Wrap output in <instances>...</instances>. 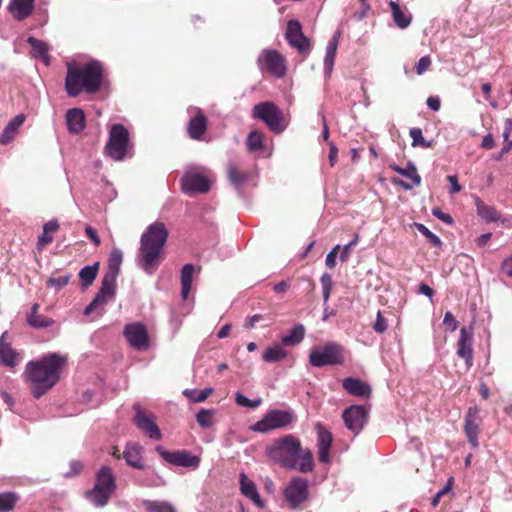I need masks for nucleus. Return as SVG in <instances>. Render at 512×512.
<instances>
[{
	"instance_id": "nucleus-1",
	"label": "nucleus",
	"mask_w": 512,
	"mask_h": 512,
	"mask_svg": "<svg viewBox=\"0 0 512 512\" xmlns=\"http://www.w3.org/2000/svg\"><path fill=\"white\" fill-rule=\"evenodd\" d=\"M265 452L270 460L284 468L302 473L311 472L314 468L312 452L303 448L300 440L291 434L272 441L266 446Z\"/></svg>"
},
{
	"instance_id": "nucleus-2",
	"label": "nucleus",
	"mask_w": 512,
	"mask_h": 512,
	"mask_svg": "<svg viewBox=\"0 0 512 512\" xmlns=\"http://www.w3.org/2000/svg\"><path fill=\"white\" fill-rule=\"evenodd\" d=\"M66 362V357L51 353L27 363L24 375L35 398L39 399L58 383Z\"/></svg>"
},
{
	"instance_id": "nucleus-3",
	"label": "nucleus",
	"mask_w": 512,
	"mask_h": 512,
	"mask_svg": "<svg viewBox=\"0 0 512 512\" xmlns=\"http://www.w3.org/2000/svg\"><path fill=\"white\" fill-rule=\"evenodd\" d=\"M102 64L96 60L90 61L84 66L67 65L65 89L70 97H77L82 92L94 94L102 86Z\"/></svg>"
},
{
	"instance_id": "nucleus-4",
	"label": "nucleus",
	"mask_w": 512,
	"mask_h": 512,
	"mask_svg": "<svg viewBox=\"0 0 512 512\" xmlns=\"http://www.w3.org/2000/svg\"><path fill=\"white\" fill-rule=\"evenodd\" d=\"M169 236L166 225L161 221L150 224L142 234L140 240V263L148 274L159 265L160 254L165 247Z\"/></svg>"
},
{
	"instance_id": "nucleus-5",
	"label": "nucleus",
	"mask_w": 512,
	"mask_h": 512,
	"mask_svg": "<svg viewBox=\"0 0 512 512\" xmlns=\"http://www.w3.org/2000/svg\"><path fill=\"white\" fill-rule=\"evenodd\" d=\"M122 257V252L118 249H114L110 253L108 272L104 275L101 288L99 289L95 298L85 308L84 313L86 315L90 314L97 307L106 305L109 300L114 298L116 290V277L120 270Z\"/></svg>"
},
{
	"instance_id": "nucleus-6",
	"label": "nucleus",
	"mask_w": 512,
	"mask_h": 512,
	"mask_svg": "<svg viewBox=\"0 0 512 512\" xmlns=\"http://www.w3.org/2000/svg\"><path fill=\"white\" fill-rule=\"evenodd\" d=\"M131 148L128 129L122 124H113L110 127L109 139L104 148L105 154L115 161H122Z\"/></svg>"
},
{
	"instance_id": "nucleus-7",
	"label": "nucleus",
	"mask_w": 512,
	"mask_h": 512,
	"mask_svg": "<svg viewBox=\"0 0 512 512\" xmlns=\"http://www.w3.org/2000/svg\"><path fill=\"white\" fill-rule=\"evenodd\" d=\"M345 348L336 342H327L322 347L312 348L309 363L313 367L343 365L345 363Z\"/></svg>"
},
{
	"instance_id": "nucleus-8",
	"label": "nucleus",
	"mask_w": 512,
	"mask_h": 512,
	"mask_svg": "<svg viewBox=\"0 0 512 512\" xmlns=\"http://www.w3.org/2000/svg\"><path fill=\"white\" fill-rule=\"evenodd\" d=\"M252 117L263 121L276 134L283 132L287 126L283 111L271 101L256 104L252 109Z\"/></svg>"
},
{
	"instance_id": "nucleus-9",
	"label": "nucleus",
	"mask_w": 512,
	"mask_h": 512,
	"mask_svg": "<svg viewBox=\"0 0 512 512\" xmlns=\"http://www.w3.org/2000/svg\"><path fill=\"white\" fill-rule=\"evenodd\" d=\"M295 415L290 410L272 409L264 417L257 421L251 429L260 433H268L272 430L281 429L291 425Z\"/></svg>"
},
{
	"instance_id": "nucleus-10",
	"label": "nucleus",
	"mask_w": 512,
	"mask_h": 512,
	"mask_svg": "<svg viewBox=\"0 0 512 512\" xmlns=\"http://www.w3.org/2000/svg\"><path fill=\"white\" fill-rule=\"evenodd\" d=\"M123 335L129 345L138 351H145L150 347V337L147 326L142 322H132L124 326Z\"/></svg>"
},
{
	"instance_id": "nucleus-11",
	"label": "nucleus",
	"mask_w": 512,
	"mask_h": 512,
	"mask_svg": "<svg viewBox=\"0 0 512 512\" xmlns=\"http://www.w3.org/2000/svg\"><path fill=\"white\" fill-rule=\"evenodd\" d=\"M481 409L477 405L470 406L464 418L463 431L472 448H478L482 425Z\"/></svg>"
},
{
	"instance_id": "nucleus-12",
	"label": "nucleus",
	"mask_w": 512,
	"mask_h": 512,
	"mask_svg": "<svg viewBox=\"0 0 512 512\" xmlns=\"http://www.w3.org/2000/svg\"><path fill=\"white\" fill-rule=\"evenodd\" d=\"M181 188L188 195L205 194L211 188V181L201 172L189 170L181 178Z\"/></svg>"
},
{
	"instance_id": "nucleus-13",
	"label": "nucleus",
	"mask_w": 512,
	"mask_h": 512,
	"mask_svg": "<svg viewBox=\"0 0 512 512\" xmlns=\"http://www.w3.org/2000/svg\"><path fill=\"white\" fill-rule=\"evenodd\" d=\"M156 451L166 462L175 466L197 469L200 465V458L187 450L166 451L162 446H157Z\"/></svg>"
},
{
	"instance_id": "nucleus-14",
	"label": "nucleus",
	"mask_w": 512,
	"mask_h": 512,
	"mask_svg": "<svg viewBox=\"0 0 512 512\" xmlns=\"http://www.w3.org/2000/svg\"><path fill=\"white\" fill-rule=\"evenodd\" d=\"M368 410L362 405H352L342 413V419L348 430L358 435L368 421Z\"/></svg>"
},
{
	"instance_id": "nucleus-15",
	"label": "nucleus",
	"mask_w": 512,
	"mask_h": 512,
	"mask_svg": "<svg viewBox=\"0 0 512 512\" xmlns=\"http://www.w3.org/2000/svg\"><path fill=\"white\" fill-rule=\"evenodd\" d=\"M258 64L277 78H282L286 74V60L276 50H263L258 58Z\"/></svg>"
},
{
	"instance_id": "nucleus-16",
	"label": "nucleus",
	"mask_w": 512,
	"mask_h": 512,
	"mask_svg": "<svg viewBox=\"0 0 512 512\" xmlns=\"http://www.w3.org/2000/svg\"><path fill=\"white\" fill-rule=\"evenodd\" d=\"M308 494V481L301 477L292 478L284 490V496L292 509L306 501Z\"/></svg>"
},
{
	"instance_id": "nucleus-17",
	"label": "nucleus",
	"mask_w": 512,
	"mask_h": 512,
	"mask_svg": "<svg viewBox=\"0 0 512 512\" xmlns=\"http://www.w3.org/2000/svg\"><path fill=\"white\" fill-rule=\"evenodd\" d=\"M285 37L289 45L297 49L300 54H308L310 52V41L303 34L299 21L290 20L287 23Z\"/></svg>"
},
{
	"instance_id": "nucleus-18",
	"label": "nucleus",
	"mask_w": 512,
	"mask_h": 512,
	"mask_svg": "<svg viewBox=\"0 0 512 512\" xmlns=\"http://www.w3.org/2000/svg\"><path fill=\"white\" fill-rule=\"evenodd\" d=\"M134 410V423L137 428L144 432L151 439L160 440L162 438V434L155 423L154 415L148 414L139 405H134Z\"/></svg>"
},
{
	"instance_id": "nucleus-19",
	"label": "nucleus",
	"mask_w": 512,
	"mask_h": 512,
	"mask_svg": "<svg viewBox=\"0 0 512 512\" xmlns=\"http://www.w3.org/2000/svg\"><path fill=\"white\" fill-rule=\"evenodd\" d=\"M389 168L391 170L395 171L396 173L402 175L403 177L410 179L412 182L410 184V183L403 181L399 178H392L391 182L394 185L400 186L405 190H410L413 188V186H419L421 184V177L418 174L417 169L413 163L408 162L406 167H404V168L400 167L397 164H390Z\"/></svg>"
},
{
	"instance_id": "nucleus-20",
	"label": "nucleus",
	"mask_w": 512,
	"mask_h": 512,
	"mask_svg": "<svg viewBox=\"0 0 512 512\" xmlns=\"http://www.w3.org/2000/svg\"><path fill=\"white\" fill-rule=\"evenodd\" d=\"M473 332L466 327L460 329V335L457 342V355L465 360L467 369L473 366Z\"/></svg>"
},
{
	"instance_id": "nucleus-21",
	"label": "nucleus",
	"mask_w": 512,
	"mask_h": 512,
	"mask_svg": "<svg viewBox=\"0 0 512 512\" xmlns=\"http://www.w3.org/2000/svg\"><path fill=\"white\" fill-rule=\"evenodd\" d=\"M194 111L195 115L191 117L188 123L187 133L191 139L200 141L207 131L208 120L200 108L197 107Z\"/></svg>"
},
{
	"instance_id": "nucleus-22",
	"label": "nucleus",
	"mask_w": 512,
	"mask_h": 512,
	"mask_svg": "<svg viewBox=\"0 0 512 512\" xmlns=\"http://www.w3.org/2000/svg\"><path fill=\"white\" fill-rule=\"evenodd\" d=\"M316 428L319 461L328 463L330 459V448L333 441L332 434L321 424H317Z\"/></svg>"
},
{
	"instance_id": "nucleus-23",
	"label": "nucleus",
	"mask_w": 512,
	"mask_h": 512,
	"mask_svg": "<svg viewBox=\"0 0 512 512\" xmlns=\"http://www.w3.org/2000/svg\"><path fill=\"white\" fill-rule=\"evenodd\" d=\"M7 334L8 332L5 331L0 337V363L14 369L18 365L19 353L5 341Z\"/></svg>"
},
{
	"instance_id": "nucleus-24",
	"label": "nucleus",
	"mask_w": 512,
	"mask_h": 512,
	"mask_svg": "<svg viewBox=\"0 0 512 512\" xmlns=\"http://www.w3.org/2000/svg\"><path fill=\"white\" fill-rule=\"evenodd\" d=\"M392 19L395 25L400 29H406L412 22V14L408 11L406 6H401L395 1L389 2Z\"/></svg>"
},
{
	"instance_id": "nucleus-25",
	"label": "nucleus",
	"mask_w": 512,
	"mask_h": 512,
	"mask_svg": "<svg viewBox=\"0 0 512 512\" xmlns=\"http://www.w3.org/2000/svg\"><path fill=\"white\" fill-rule=\"evenodd\" d=\"M35 0H11L9 12L17 21H23L34 11Z\"/></svg>"
},
{
	"instance_id": "nucleus-26",
	"label": "nucleus",
	"mask_w": 512,
	"mask_h": 512,
	"mask_svg": "<svg viewBox=\"0 0 512 512\" xmlns=\"http://www.w3.org/2000/svg\"><path fill=\"white\" fill-rule=\"evenodd\" d=\"M26 116L23 113L12 118L0 134V144L7 145L14 140L19 128L24 124Z\"/></svg>"
},
{
	"instance_id": "nucleus-27",
	"label": "nucleus",
	"mask_w": 512,
	"mask_h": 512,
	"mask_svg": "<svg viewBox=\"0 0 512 512\" xmlns=\"http://www.w3.org/2000/svg\"><path fill=\"white\" fill-rule=\"evenodd\" d=\"M343 388L353 396L369 397L371 388L368 383L353 377H347L342 381Z\"/></svg>"
},
{
	"instance_id": "nucleus-28",
	"label": "nucleus",
	"mask_w": 512,
	"mask_h": 512,
	"mask_svg": "<svg viewBox=\"0 0 512 512\" xmlns=\"http://www.w3.org/2000/svg\"><path fill=\"white\" fill-rule=\"evenodd\" d=\"M142 447L138 444L129 443L126 445L122 457L126 463L136 469L143 470L145 465L143 464V458L141 455Z\"/></svg>"
},
{
	"instance_id": "nucleus-29",
	"label": "nucleus",
	"mask_w": 512,
	"mask_h": 512,
	"mask_svg": "<svg viewBox=\"0 0 512 512\" xmlns=\"http://www.w3.org/2000/svg\"><path fill=\"white\" fill-rule=\"evenodd\" d=\"M240 491L241 493L252 500L256 506L262 508L264 506L263 501L260 498V495L257 491L256 485L253 481L248 479V477L244 474H240Z\"/></svg>"
},
{
	"instance_id": "nucleus-30",
	"label": "nucleus",
	"mask_w": 512,
	"mask_h": 512,
	"mask_svg": "<svg viewBox=\"0 0 512 512\" xmlns=\"http://www.w3.org/2000/svg\"><path fill=\"white\" fill-rule=\"evenodd\" d=\"M66 123L69 132L79 133L85 127V114L82 109H69L66 113Z\"/></svg>"
},
{
	"instance_id": "nucleus-31",
	"label": "nucleus",
	"mask_w": 512,
	"mask_h": 512,
	"mask_svg": "<svg viewBox=\"0 0 512 512\" xmlns=\"http://www.w3.org/2000/svg\"><path fill=\"white\" fill-rule=\"evenodd\" d=\"M94 486L113 493L116 485L112 469L106 466L102 467L97 473Z\"/></svg>"
},
{
	"instance_id": "nucleus-32",
	"label": "nucleus",
	"mask_w": 512,
	"mask_h": 512,
	"mask_svg": "<svg viewBox=\"0 0 512 512\" xmlns=\"http://www.w3.org/2000/svg\"><path fill=\"white\" fill-rule=\"evenodd\" d=\"M59 229V224L56 220H50L43 226V233L38 237L37 249L42 251L47 245L53 242V237L50 235Z\"/></svg>"
},
{
	"instance_id": "nucleus-33",
	"label": "nucleus",
	"mask_w": 512,
	"mask_h": 512,
	"mask_svg": "<svg viewBox=\"0 0 512 512\" xmlns=\"http://www.w3.org/2000/svg\"><path fill=\"white\" fill-rule=\"evenodd\" d=\"M283 346L284 345H282V343H277L267 347L262 355L263 361L266 363H274L285 359L288 355V352L284 349Z\"/></svg>"
},
{
	"instance_id": "nucleus-34",
	"label": "nucleus",
	"mask_w": 512,
	"mask_h": 512,
	"mask_svg": "<svg viewBox=\"0 0 512 512\" xmlns=\"http://www.w3.org/2000/svg\"><path fill=\"white\" fill-rule=\"evenodd\" d=\"M39 307L38 303L33 304L31 307V312L28 316L29 325L34 328H46L51 326L54 321L51 318L40 315L38 313Z\"/></svg>"
},
{
	"instance_id": "nucleus-35",
	"label": "nucleus",
	"mask_w": 512,
	"mask_h": 512,
	"mask_svg": "<svg viewBox=\"0 0 512 512\" xmlns=\"http://www.w3.org/2000/svg\"><path fill=\"white\" fill-rule=\"evenodd\" d=\"M27 42L32 48L33 56L42 57L44 64L48 66L50 64V56L48 55V45L44 41L36 39L34 37H29L27 39Z\"/></svg>"
},
{
	"instance_id": "nucleus-36",
	"label": "nucleus",
	"mask_w": 512,
	"mask_h": 512,
	"mask_svg": "<svg viewBox=\"0 0 512 512\" xmlns=\"http://www.w3.org/2000/svg\"><path fill=\"white\" fill-rule=\"evenodd\" d=\"M195 268L192 264H185L181 271V294L186 299L192 287V279Z\"/></svg>"
},
{
	"instance_id": "nucleus-37",
	"label": "nucleus",
	"mask_w": 512,
	"mask_h": 512,
	"mask_svg": "<svg viewBox=\"0 0 512 512\" xmlns=\"http://www.w3.org/2000/svg\"><path fill=\"white\" fill-rule=\"evenodd\" d=\"M112 494L113 493L94 486L92 490L86 492V498L90 500L95 506L103 507L107 504Z\"/></svg>"
},
{
	"instance_id": "nucleus-38",
	"label": "nucleus",
	"mask_w": 512,
	"mask_h": 512,
	"mask_svg": "<svg viewBox=\"0 0 512 512\" xmlns=\"http://www.w3.org/2000/svg\"><path fill=\"white\" fill-rule=\"evenodd\" d=\"M99 269V263L96 262L93 265L85 266L79 272V278L83 287L90 286L95 280Z\"/></svg>"
},
{
	"instance_id": "nucleus-39",
	"label": "nucleus",
	"mask_w": 512,
	"mask_h": 512,
	"mask_svg": "<svg viewBox=\"0 0 512 512\" xmlns=\"http://www.w3.org/2000/svg\"><path fill=\"white\" fill-rule=\"evenodd\" d=\"M227 174L230 183L237 188L247 182L249 178L246 172L240 171L234 164H229Z\"/></svg>"
},
{
	"instance_id": "nucleus-40",
	"label": "nucleus",
	"mask_w": 512,
	"mask_h": 512,
	"mask_svg": "<svg viewBox=\"0 0 512 512\" xmlns=\"http://www.w3.org/2000/svg\"><path fill=\"white\" fill-rule=\"evenodd\" d=\"M304 334V327L302 325H297L288 335L282 337L281 343L284 346H295L303 340Z\"/></svg>"
},
{
	"instance_id": "nucleus-41",
	"label": "nucleus",
	"mask_w": 512,
	"mask_h": 512,
	"mask_svg": "<svg viewBox=\"0 0 512 512\" xmlns=\"http://www.w3.org/2000/svg\"><path fill=\"white\" fill-rule=\"evenodd\" d=\"M213 392L214 389L211 387L205 388L203 390L185 389L183 391V395L193 403H200L205 401L210 395H212Z\"/></svg>"
},
{
	"instance_id": "nucleus-42",
	"label": "nucleus",
	"mask_w": 512,
	"mask_h": 512,
	"mask_svg": "<svg viewBox=\"0 0 512 512\" xmlns=\"http://www.w3.org/2000/svg\"><path fill=\"white\" fill-rule=\"evenodd\" d=\"M409 135L412 138V146L413 147H421V148H432L435 144V141L426 140L422 135V130L420 128L414 127L409 131Z\"/></svg>"
},
{
	"instance_id": "nucleus-43",
	"label": "nucleus",
	"mask_w": 512,
	"mask_h": 512,
	"mask_svg": "<svg viewBox=\"0 0 512 512\" xmlns=\"http://www.w3.org/2000/svg\"><path fill=\"white\" fill-rule=\"evenodd\" d=\"M19 496L14 492L0 493V512H10L14 509Z\"/></svg>"
},
{
	"instance_id": "nucleus-44",
	"label": "nucleus",
	"mask_w": 512,
	"mask_h": 512,
	"mask_svg": "<svg viewBox=\"0 0 512 512\" xmlns=\"http://www.w3.org/2000/svg\"><path fill=\"white\" fill-rule=\"evenodd\" d=\"M214 410L200 409L196 414V421L201 428H209L213 425Z\"/></svg>"
},
{
	"instance_id": "nucleus-45",
	"label": "nucleus",
	"mask_w": 512,
	"mask_h": 512,
	"mask_svg": "<svg viewBox=\"0 0 512 512\" xmlns=\"http://www.w3.org/2000/svg\"><path fill=\"white\" fill-rule=\"evenodd\" d=\"M246 144H247L249 151H257V150L262 149L263 133L258 130H254V131L250 132L247 137Z\"/></svg>"
},
{
	"instance_id": "nucleus-46",
	"label": "nucleus",
	"mask_w": 512,
	"mask_h": 512,
	"mask_svg": "<svg viewBox=\"0 0 512 512\" xmlns=\"http://www.w3.org/2000/svg\"><path fill=\"white\" fill-rule=\"evenodd\" d=\"M477 210L480 216L485 218L487 221H497L499 214L493 207L485 205L483 202L477 204Z\"/></svg>"
},
{
	"instance_id": "nucleus-47",
	"label": "nucleus",
	"mask_w": 512,
	"mask_h": 512,
	"mask_svg": "<svg viewBox=\"0 0 512 512\" xmlns=\"http://www.w3.org/2000/svg\"><path fill=\"white\" fill-rule=\"evenodd\" d=\"M320 282H321L322 289H323V302L325 305V304H327V302L330 298L331 291L333 288L332 276L328 273H324L320 278Z\"/></svg>"
},
{
	"instance_id": "nucleus-48",
	"label": "nucleus",
	"mask_w": 512,
	"mask_h": 512,
	"mask_svg": "<svg viewBox=\"0 0 512 512\" xmlns=\"http://www.w3.org/2000/svg\"><path fill=\"white\" fill-rule=\"evenodd\" d=\"M415 227L423 236H425L428 239V241L430 242V244L432 246H434V247L441 246L442 242H441L440 238L437 235H435L434 233H432L424 224L415 223Z\"/></svg>"
},
{
	"instance_id": "nucleus-49",
	"label": "nucleus",
	"mask_w": 512,
	"mask_h": 512,
	"mask_svg": "<svg viewBox=\"0 0 512 512\" xmlns=\"http://www.w3.org/2000/svg\"><path fill=\"white\" fill-rule=\"evenodd\" d=\"M336 50H337V43L335 41L330 42L327 46L326 55H325V59H324V66H325L326 71H328V72H331V70L333 68Z\"/></svg>"
},
{
	"instance_id": "nucleus-50",
	"label": "nucleus",
	"mask_w": 512,
	"mask_h": 512,
	"mask_svg": "<svg viewBox=\"0 0 512 512\" xmlns=\"http://www.w3.org/2000/svg\"><path fill=\"white\" fill-rule=\"evenodd\" d=\"M235 402L239 406L247 407V408H253L254 409V408H257L258 406L261 405L262 399L261 398H257V399H254V400H250L246 396H244L242 393L237 392L235 394Z\"/></svg>"
},
{
	"instance_id": "nucleus-51",
	"label": "nucleus",
	"mask_w": 512,
	"mask_h": 512,
	"mask_svg": "<svg viewBox=\"0 0 512 512\" xmlns=\"http://www.w3.org/2000/svg\"><path fill=\"white\" fill-rule=\"evenodd\" d=\"M70 278H71V274H65V275H62L59 277H50L46 281V285H47V287H56L57 290H59V289L65 287L69 283Z\"/></svg>"
},
{
	"instance_id": "nucleus-52",
	"label": "nucleus",
	"mask_w": 512,
	"mask_h": 512,
	"mask_svg": "<svg viewBox=\"0 0 512 512\" xmlns=\"http://www.w3.org/2000/svg\"><path fill=\"white\" fill-rule=\"evenodd\" d=\"M452 481H453V479H452V478H450V479L448 480V482H447L446 486H445V487H443L440 491H438V492L436 493V495L432 498L431 504H432V506H433V507H436V506L439 504L440 499H441L444 495L448 494V493L451 491V488H452Z\"/></svg>"
},
{
	"instance_id": "nucleus-53",
	"label": "nucleus",
	"mask_w": 512,
	"mask_h": 512,
	"mask_svg": "<svg viewBox=\"0 0 512 512\" xmlns=\"http://www.w3.org/2000/svg\"><path fill=\"white\" fill-rule=\"evenodd\" d=\"M387 320L383 317L380 311L377 313L376 321L373 324V329L377 333H384L387 330Z\"/></svg>"
},
{
	"instance_id": "nucleus-54",
	"label": "nucleus",
	"mask_w": 512,
	"mask_h": 512,
	"mask_svg": "<svg viewBox=\"0 0 512 512\" xmlns=\"http://www.w3.org/2000/svg\"><path fill=\"white\" fill-rule=\"evenodd\" d=\"M151 512H176V510L169 504L163 502H153L149 506Z\"/></svg>"
},
{
	"instance_id": "nucleus-55",
	"label": "nucleus",
	"mask_w": 512,
	"mask_h": 512,
	"mask_svg": "<svg viewBox=\"0 0 512 512\" xmlns=\"http://www.w3.org/2000/svg\"><path fill=\"white\" fill-rule=\"evenodd\" d=\"M431 63L432 62L429 56L421 57L416 65V73L418 75H422L425 71L429 69Z\"/></svg>"
},
{
	"instance_id": "nucleus-56",
	"label": "nucleus",
	"mask_w": 512,
	"mask_h": 512,
	"mask_svg": "<svg viewBox=\"0 0 512 512\" xmlns=\"http://www.w3.org/2000/svg\"><path fill=\"white\" fill-rule=\"evenodd\" d=\"M443 324L451 331H455L458 326L457 320L455 319L454 315L449 311L446 312L444 315Z\"/></svg>"
},
{
	"instance_id": "nucleus-57",
	"label": "nucleus",
	"mask_w": 512,
	"mask_h": 512,
	"mask_svg": "<svg viewBox=\"0 0 512 512\" xmlns=\"http://www.w3.org/2000/svg\"><path fill=\"white\" fill-rule=\"evenodd\" d=\"M340 249V245H336L326 256L325 264L328 268L332 269L336 265L337 252Z\"/></svg>"
},
{
	"instance_id": "nucleus-58",
	"label": "nucleus",
	"mask_w": 512,
	"mask_h": 512,
	"mask_svg": "<svg viewBox=\"0 0 512 512\" xmlns=\"http://www.w3.org/2000/svg\"><path fill=\"white\" fill-rule=\"evenodd\" d=\"M85 234L93 242L95 246H100L101 239L98 236L97 231L92 226L87 225L85 227Z\"/></svg>"
},
{
	"instance_id": "nucleus-59",
	"label": "nucleus",
	"mask_w": 512,
	"mask_h": 512,
	"mask_svg": "<svg viewBox=\"0 0 512 512\" xmlns=\"http://www.w3.org/2000/svg\"><path fill=\"white\" fill-rule=\"evenodd\" d=\"M433 216L437 217L439 220L443 221L446 224H452L453 219L451 215L444 213L440 208H433L432 209Z\"/></svg>"
},
{
	"instance_id": "nucleus-60",
	"label": "nucleus",
	"mask_w": 512,
	"mask_h": 512,
	"mask_svg": "<svg viewBox=\"0 0 512 512\" xmlns=\"http://www.w3.org/2000/svg\"><path fill=\"white\" fill-rule=\"evenodd\" d=\"M358 242V235H355L354 239L349 242L347 245H345L342 249V252L340 254L341 261H346L350 255V250L353 246H355Z\"/></svg>"
},
{
	"instance_id": "nucleus-61",
	"label": "nucleus",
	"mask_w": 512,
	"mask_h": 512,
	"mask_svg": "<svg viewBox=\"0 0 512 512\" xmlns=\"http://www.w3.org/2000/svg\"><path fill=\"white\" fill-rule=\"evenodd\" d=\"M427 105L428 107L433 110V111H438L440 109V106H441V102H440V99L439 97H436V96H430L428 99H427Z\"/></svg>"
},
{
	"instance_id": "nucleus-62",
	"label": "nucleus",
	"mask_w": 512,
	"mask_h": 512,
	"mask_svg": "<svg viewBox=\"0 0 512 512\" xmlns=\"http://www.w3.org/2000/svg\"><path fill=\"white\" fill-rule=\"evenodd\" d=\"M290 288V283L287 280L280 281L279 283L275 284L273 289L276 293L281 294L287 292V290Z\"/></svg>"
},
{
	"instance_id": "nucleus-63",
	"label": "nucleus",
	"mask_w": 512,
	"mask_h": 512,
	"mask_svg": "<svg viewBox=\"0 0 512 512\" xmlns=\"http://www.w3.org/2000/svg\"><path fill=\"white\" fill-rule=\"evenodd\" d=\"M494 146H495V142H494L493 136L491 134H487L486 136L483 137V140L481 143V147L483 149L489 150V149H492Z\"/></svg>"
},
{
	"instance_id": "nucleus-64",
	"label": "nucleus",
	"mask_w": 512,
	"mask_h": 512,
	"mask_svg": "<svg viewBox=\"0 0 512 512\" xmlns=\"http://www.w3.org/2000/svg\"><path fill=\"white\" fill-rule=\"evenodd\" d=\"M502 270L505 274L512 277V256L507 258L502 264Z\"/></svg>"
}]
</instances>
